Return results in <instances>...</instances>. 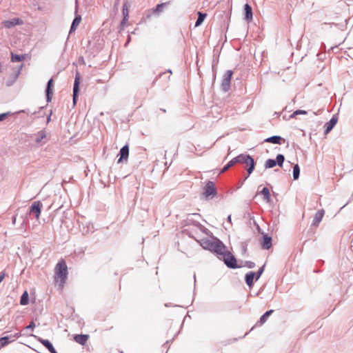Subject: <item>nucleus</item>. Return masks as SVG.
<instances>
[{
    "label": "nucleus",
    "instance_id": "obj_21",
    "mask_svg": "<svg viewBox=\"0 0 353 353\" xmlns=\"http://www.w3.org/2000/svg\"><path fill=\"white\" fill-rule=\"evenodd\" d=\"M52 83H53V79H50L48 82L47 90H46L48 101H50V94H52V92L51 91V87L52 86Z\"/></svg>",
    "mask_w": 353,
    "mask_h": 353
},
{
    "label": "nucleus",
    "instance_id": "obj_20",
    "mask_svg": "<svg viewBox=\"0 0 353 353\" xmlns=\"http://www.w3.org/2000/svg\"><path fill=\"white\" fill-rule=\"evenodd\" d=\"M26 55H17L13 53L11 54V61L12 62H19L23 61L26 59Z\"/></svg>",
    "mask_w": 353,
    "mask_h": 353
},
{
    "label": "nucleus",
    "instance_id": "obj_17",
    "mask_svg": "<svg viewBox=\"0 0 353 353\" xmlns=\"http://www.w3.org/2000/svg\"><path fill=\"white\" fill-rule=\"evenodd\" d=\"M256 274L254 272H250L245 276V281L248 285L252 287L255 278Z\"/></svg>",
    "mask_w": 353,
    "mask_h": 353
},
{
    "label": "nucleus",
    "instance_id": "obj_1",
    "mask_svg": "<svg viewBox=\"0 0 353 353\" xmlns=\"http://www.w3.org/2000/svg\"><path fill=\"white\" fill-rule=\"evenodd\" d=\"M68 270L65 261L61 259L54 268V279L61 289L64 288L68 279Z\"/></svg>",
    "mask_w": 353,
    "mask_h": 353
},
{
    "label": "nucleus",
    "instance_id": "obj_7",
    "mask_svg": "<svg viewBox=\"0 0 353 353\" xmlns=\"http://www.w3.org/2000/svg\"><path fill=\"white\" fill-rule=\"evenodd\" d=\"M120 157L118 159V163L123 161L127 162L129 156V147L128 145H124L119 151Z\"/></svg>",
    "mask_w": 353,
    "mask_h": 353
},
{
    "label": "nucleus",
    "instance_id": "obj_39",
    "mask_svg": "<svg viewBox=\"0 0 353 353\" xmlns=\"http://www.w3.org/2000/svg\"><path fill=\"white\" fill-rule=\"evenodd\" d=\"M35 327V325L33 322H31V323L27 327V328H34Z\"/></svg>",
    "mask_w": 353,
    "mask_h": 353
},
{
    "label": "nucleus",
    "instance_id": "obj_40",
    "mask_svg": "<svg viewBox=\"0 0 353 353\" xmlns=\"http://www.w3.org/2000/svg\"><path fill=\"white\" fill-rule=\"evenodd\" d=\"M4 277H5V274H2L0 275V283L3 280Z\"/></svg>",
    "mask_w": 353,
    "mask_h": 353
},
{
    "label": "nucleus",
    "instance_id": "obj_12",
    "mask_svg": "<svg viewBox=\"0 0 353 353\" xmlns=\"http://www.w3.org/2000/svg\"><path fill=\"white\" fill-rule=\"evenodd\" d=\"M89 339L88 334H77L74 336V340L79 344L85 345Z\"/></svg>",
    "mask_w": 353,
    "mask_h": 353
},
{
    "label": "nucleus",
    "instance_id": "obj_4",
    "mask_svg": "<svg viewBox=\"0 0 353 353\" xmlns=\"http://www.w3.org/2000/svg\"><path fill=\"white\" fill-rule=\"evenodd\" d=\"M233 72L232 70H227L223 76L221 83V88L224 92H228L230 88V83Z\"/></svg>",
    "mask_w": 353,
    "mask_h": 353
},
{
    "label": "nucleus",
    "instance_id": "obj_18",
    "mask_svg": "<svg viewBox=\"0 0 353 353\" xmlns=\"http://www.w3.org/2000/svg\"><path fill=\"white\" fill-rule=\"evenodd\" d=\"M274 312V310H268L263 315L261 316V317L260 318V320L258 322V323L260 325H262L263 324H264L268 318Z\"/></svg>",
    "mask_w": 353,
    "mask_h": 353
},
{
    "label": "nucleus",
    "instance_id": "obj_42",
    "mask_svg": "<svg viewBox=\"0 0 353 353\" xmlns=\"http://www.w3.org/2000/svg\"><path fill=\"white\" fill-rule=\"evenodd\" d=\"M14 336H15L16 338H19V337L20 336V334H19V333H17V334L14 335Z\"/></svg>",
    "mask_w": 353,
    "mask_h": 353
},
{
    "label": "nucleus",
    "instance_id": "obj_29",
    "mask_svg": "<svg viewBox=\"0 0 353 353\" xmlns=\"http://www.w3.org/2000/svg\"><path fill=\"white\" fill-rule=\"evenodd\" d=\"M285 160L284 156L283 154H278L276 156V162L278 163V165L281 167L283 165V161Z\"/></svg>",
    "mask_w": 353,
    "mask_h": 353
},
{
    "label": "nucleus",
    "instance_id": "obj_38",
    "mask_svg": "<svg viewBox=\"0 0 353 353\" xmlns=\"http://www.w3.org/2000/svg\"><path fill=\"white\" fill-rule=\"evenodd\" d=\"M4 22H17V23H19V22H22L19 18H14L13 19H12L11 21H5Z\"/></svg>",
    "mask_w": 353,
    "mask_h": 353
},
{
    "label": "nucleus",
    "instance_id": "obj_35",
    "mask_svg": "<svg viewBox=\"0 0 353 353\" xmlns=\"http://www.w3.org/2000/svg\"><path fill=\"white\" fill-rule=\"evenodd\" d=\"M79 23H72L70 33L74 31Z\"/></svg>",
    "mask_w": 353,
    "mask_h": 353
},
{
    "label": "nucleus",
    "instance_id": "obj_28",
    "mask_svg": "<svg viewBox=\"0 0 353 353\" xmlns=\"http://www.w3.org/2000/svg\"><path fill=\"white\" fill-rule=\"evenodd\" d=\"M336 120H335L334 118H332L329 123H327V129L326 132H328L331 129L333 128V126L336 124Z\"/></svg>",
    "mask_w": 353,
    "mask_h": 353
},
{
    "label": "nucleus",
    "instance_id": "obj_5",
    "mask_svg": "<svg viewBox=\"0 0 353 353\" xmlns=\"http://www.w3.org/2000/svg\"><path fill=\"white\" fill-rule=\"evenodd\" d=\"M204 195L205 197H208L210 196H215L216 194V190L215 188V185L212 181H208L204 188Z\"/></svg>",
    "mask_w": 353,
    "mask_h": 353
},
{
    "label": "nucleus",
    "instance_id": "obj_15",
    "mask_svg": "<svg viewBox=\"0 0 353 353\" xmlns=\"http://www.w3.org/2000/svg\"><path fill=\"white\" fill-rule=\"evenodd\" d=\"M244 10H245V17L244 19L246 21H250L252 19V10L251 6L246 3L244 6Z\"/></svg>",
    "mask_w": 353,
    "mask_h": 353
},
{
    "label": "nucleus",
    "instance_id": "obj_8",
    "mask_svg": "<svg viewBox=\"0 0 353 353\" xmlns=\"http://www.w3.org/2000/svg\"><path fill=\"white\" fill-rule=\"evenodd\" d=\"M79 83H80V75L79 74H77L75 79H74V88H73V103L74 104L77 102V95L79 90Z\"/></svg>",
    "mask_w": 353,
    "mask_h": 353
},
{
    "label": "nucleus",
    "instance_id": "obj_16",
    "mask_svg": "<svg viewBox=\"0 0 353 353\" xmlns=\"http://www.w3.org/2000/svg\"><path fill=\"white\" fill-rule=\"evenodd\" d=\"M265 142L268 143H272L274 144H281L282 142H284V139H283L279 136H273L271 137H269L265 140Z\"/></svg>",
    "mask_w": 353,
    "mask_h": 353
},
{
    "label": "nucleus",
    "instance_id": "obj_41",
    "mask_svg": "<svg viewBox=\"0 0 353 353\" xmlns=\"http://www.w3.org/2000/svg\"><path fill=\"white\" fill-rule=\"evenodd\" d=\"M15 23H8L6 26L7 28H10L12 25H14Z\"/></svg>",
    "mask_w": 353,
    "mask_h": 353
},
{
    "label": "nucleus",
    "instance_id": "obj_13",
    "mask_svg": "<svg viewBox=\"0 0 353 353\" xmlns=\"http://www.w3.org/2000/svg\"><path fill=\"white\" fill-rule=\"evenodd\" d=\"M243 163L249 166V168L248 169V174H250L254 168V159L250 155H248V157H245V161H244Z\"/></svg>",
    "mask_w": 353,
    "mask_h": 353
},
{
    "label": "nucleus",
    "instance_id": "obj_9",
    "mask_svg": "<svg viewBox=\"0 0 353 353\" xmlns=\"http://www.w3.org/2000/svg\"><path fill=\"white\" fill-rule=\"evenodd\" d=\"M324 214L325 211L323 210H319V211H317L314 216L312 225L315 227H318L324 216Z\"/></svg>",
    "mask_w": 353,
    "mask_h": 353
},
{
    "label": "nucleus",
    "instance_id": "obj_24",
    "mask_svg": "<svg viewBox=\"0 0 353 353\" xmlns=\"http://www.w3.org/2000/svg\"><path fill=\"white\" fill-rule=\"evenodd\" d=\"M276 164V162L274 159H268L265 162V168H272L274 167Z\"/></svg>",
    "mask_w": 353,
    "mask_h": 353
},
{
    "label": "nucleus",
    "instance_id": "obj_25",
    "mask_svg": "<svg viewBox=\"0 0 353 353\" xmlns=\"http://www.w3.org/2000/svg\"><path fill=\"white\" fill-rule=\"evenodd\" d=\"M235 163H236V161H235L234 158L231 160L221 170V173L227 171L230 168L233 166Z\"/></svg>",
    "mask_w": 353,
    "mask_h": 353
},
{
    "label": "nucleus",
    "instance_id": "obj_32",
    "mask_svg": "<svg viewBox=\"0 0 353 353\" xmlns=\"http://www.w3.org/2000/svg\"><path fill=\"white\" fill-rule=\"evenodd\" d=\"M307 112L305 110H298L293 112V114L291 115V117H295L298 114H306Z\"/></svg>",
    "mask_w": 353,
    "mask_h": 353
},
{
    "label": "nucleus",
    "instance_id": "obj_36",
    "mask_svg": "<svg viewBox=\"0 0 353 353\" xmlns=\"http://www.w3.org/2000/svg\"><path fill=\"white\" fill-rule=\"evenodd\" d=\"M8 115V113L0 114V121H3Z\"/></svg>",
    "mask_w": 353,
    "mask_h": 353
},
{
    "label": "nucleus",
    "instance_id": "obj_33",
    "mask_svg": "<svg viewBox=\"0 0 353 353\" xmlns=\"http://www.w3.org/2000/svg\"><path fill=\"white\" fill-rule=\"evenodd\" d=\"M263 270H264V266H263L262 268H261L259 270V271H258V272H257L256 276H256V280H258V279H259V277H260V276H261V275L262 274V273H263Z\"/></svg>",
    "mask_w": 353,
    "mask_h": 353
},
{
    "label": "nucleus",
    "instance_id": "obj_30",
    "mask_svg": "<svg viewBox=\"0 0 353 353\" xmlns=\"http://www.w3.org/2000/svg\"><path fill=\"white\" fill-rule=\"evenodd\" d=\"M166 6L165 3L158 4L154 10V13H159L162 11L163 8Z\"/></svg>",
    "mask_w": 353,
    "mask_h": 353
},
{
    "label": "nucleus",
    "instance_id": "obj_11",
    "mask_svg": "<svg viewBox=\"0 0 353 353\" xmlns=\"http://www.w3.org/2000/svg\"><path fill=\"white\" fill-rule=\"evenodd\" d=\"M38 341L46 347L51 353H57L52 343L48 340L39 338Z\"/></svg>",
    "mask_w": 353,
    "mask_h": 353
},
{
    "label": "nucleus",
    "instance_id": "obj_26",
    "mask_svg": "<svg viewBox=\"0 0 353 353\" xmlns=\"http://www.w3.org/2000/svg\"><path fill=\"white\" fill-rule=\"evenodd\" d=\"M9 338L8 336H4L0 339V347H3L8 344H9Z\"/></svg>",
    "mask_w": 353,
    "mask_h": 353
},
{
    "label": "nucleus",
    "instance_id": "obj_37",
    "mask_svg": "<svg viewBox=\"0 0 353 353\" xmlns=\"http://www.w3.org/2000/svg\"><path fill=\"white\" fill-rule=\"evenodd\" d=\"M81 20V18L80 16H77L75 17V18L73 19L72 22L73 23H77V22H80Z\"/></svg>",
    "mask_w": 353,
    "mask_h": 353
},
{
    "label": "nucleus",
    "instance_id": "obj_3",
    "mask_svg": "<svg viewBox=\"0 0 353 353\" xmlns=\"http://www.w3.org/2000/svg\"><path fill=\"white\" fill-rule=\"evenodd\" d=\"M223 257V261L225 265L231 268H236L238 267L235 257L225 249V252L221 254Z\"/></svg>",
    "mask_w": 353,
    "mask_h": 353
},
{
    "label": "nucleus",
    "instance_id": "obj_34",
    "mask_svg": "<svg viewBox=\"0 0 353 353\" xmlns=\"http://www.w3.org/2000/svg\"><path fill=\"white\" fill-rule=\"evenodd\" d=\"M39 137L36 139L37 142H39L41 139L46 137V135L43 132L39 133Z\"/></svg>",
    "mask_w": 353,
    "mask_h": 353
},
{
    "label": "nucleus",
    "instance_id": "obj_2",
    "mask_svg": "<svg viewBox=\"0 0 353 353\" xmlns=\"http://www.w3.org/2000/svg\"><path fill=\"white\" fill-rule=\"evenodd\" d=\"M201 246L204 249L213 251L220 255L225 252L226 247L220 240L217 239H203L201 242Z\"/></svg>",
    "mask_w": 353,
    "mask_h": 353
},
{
    "label": "nucleus",
    "instance_id": "obj_31",
    "mask_svg": "<svg viewBox=\"0 0 353 353\" xmlns=\"http://www.w3.org/2000/svg\"><path fill=\"white\" fill-rule=\"evenodd\" d=\"M246 157H248V155L241 154L235 157L234 159L236 161V163H243V161H245Z\"/></svg>",
    "mask_w": 353,
    "mask_h": 353
},
{
    "label": "nucleus",
    "instance_id": "obj_14",
    "mask_svg": "<svg viewBox=\"0 0 353 353\" xmlns=\"http://www.w3.org/2000/svg\"><path fill=\"white\" fill-rule=\"evenodd\" d=\"M261 246L264 249H269L272 246V238L268 235H264L261 241Z\"/></svg>",
    "mask_w": 353,
    "mask_h": 353
},
{
    "label": "nucleus",
    "instance_id": "obj_6",
    "mask_svg": "<svg viewBox=\"0 0 353 353\" xmlns=\"http://www.w3.org/2000/svg\"><path fill=\"white\" fill-rule=\"evenodd\" d=\"M42 206L41 201H34L30 207V212L34 214L37 219H39Z\"/></svg>",
    "mask_w": 353,
    "mask_h": 353
},
{
    "label": "nucleus",
    "instance_id": "obj_22",
    "mask_svg": "<svg viewBox=\"0 0 353 353\" xmlns=\"http://www.w3.org/2000/svg\"><path fill=\"white\" fill-rule=\"evenodd\" d=\"M20 303L22 305H26L28 303V293L27 291H25L23 293L21 297Z\"/></svg>",
    "mask_w": 353,
    "mask_h": 353
},
{
    "label": "nucleus",
    "instance_id": "obj_27",
    "mask_svg": "<svg viewBox=\"0 0 353 353\" xmlns=\"http://www.w3.org/2000/svg\"><path fill=\"white\" fill-rule=\"evenodd\" d=\"M196 14L198 15V18L196 22H203L207 16L205 13H202L201 12H196Z\"/></svg>",
    "mask_w": 353,
    "mask_h": 353
},
{
    "label": "nucleus",
    "instance_id": "obj_23",
    "mask_svg": "<svg viewBox=\"0 0 353 353\" xmlns=\"http://www.w3.org/2000/svg\"><path fill=\"white\" fill-rule=\"evenodd\" d=\"M300 174V168L298 164H296L293 168V177L294 180L299 179Z\"/></svg>",
    "mask_w": 353,
    "mask_h": 353
},
{
    "label": "nucleus",
    "instance_id": "obj_43",
    "mask_svg": "<svg viewBox=\"0 0 353 353\" xmlns=\"http://www.w3.org/2000/svg\"><path fill=\"white\" fill-rule=\"evenodd\" d=\"M201 23H196V25H195V27L198 26L199 25H200Z\"/></svg>",
    "mask_w": 353,
    "mask_h": 353
},
{
    "label": "nucleus",
    "instance_id": "obj_19",
    "mask_svg": "<svg viewBox=\"0 0 353 353\" xmlns=\"http://www.w3.org/2000/svg\"><path fill=\"white\" fill-rule=\"evenodd\" d=\"M261 194L263 196V199L267 201H270V192L268 188L265 187L261 191Z\"/></svg>",
    "mask_w": 353,
    "mask_h": 353
},
{
    "label": "nucleus",
    "instance_id": "obj_10",
    "mask_svg": "<svg viewBox=\"0 0 353 353\" xmlns=\"http://www.w3.org/2000/svg\"><path fill=\"white\" fill-rule=\"evenodd\" d=\"M130 7V3L128 1H125L123 5V9L122 12L123 15V18L121 21V22H128L129 19V8Z\"/></svg>",
    "mask_w": 353,
    "mask_h": 353
}]
</instances>
